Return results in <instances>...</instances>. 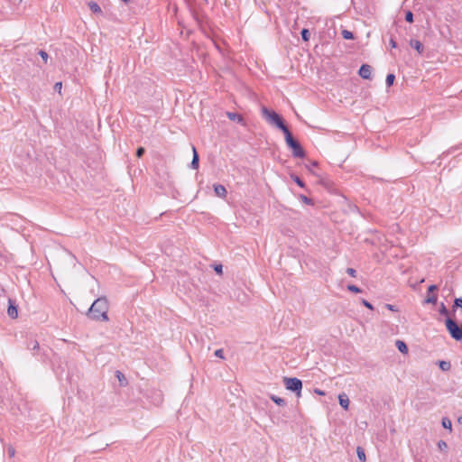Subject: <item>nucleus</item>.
Segmentation results:
<instances>
[{
    "mask_svg": "<svg viewBox=\"0 0 462 462\" xmlns=\"http://www.w3.org/2000/svg\"><path fill=\"white\" fill-rule=\"evenodd\" d=\"M29 347L32 349V350H37L39 348V343L37 341H32L30 345H29Z\"/></svg>",
    "mask_w": 462,
    "mask_h": 462,
    "instance_id": "nucleus-29",
    "label": "nucleus"
},
{
    "mask_svg": "<svg viewBox=\"0 0 462 462\" xmlns=\"http://www.w3.org/2000/svg\"><path fill=\"white\" fill-rule=\"evenodd\" d=\"M144 152H145L144 148L139 147L136 151V156L139 158L142 157L143 155Z\"/></svg>",
    "mask_w": 462,
    "mask_h": 462,
    "instance_id": "nucleus-33",
    "label": "nucleus"
},
{
    "mask_svg": "<svg viewBox=\"0 0 462 462\" xmlns=\"http://www.w3.org/2000/svg\"><path fill=\"white\" fill-rule=\"evenodd\" d=\"M39 54L42 57V59L43 60V61L46 63L47 60H48V57H49L48 53L46 51H40Z\"/></svg>",
    "mask_w": 462,
    "mask_h": 462,
    "instance_id": "nucleus-27",
    "label": "nucleus"
},
{
    "mask_svg": "<svg viewBox=\"0 0 462 462\" xmlns=\"http://www.w3.org/2000/svg\"><path fill=\"white\" fill-rule=\"evenodd\" d=\"M61 88H62V83H61V82H57V83H55V85H54V89H55L56 91H58L59 93H60V92H61Z\"/></svg>",
    "mask_w": 462,
    "mask_h": 462,
    "instance_id": "nucleus-35",
    "label": "nucleus"
},
{
    "mask_svg": "<svg viewBox=\"0 0 462 462\" xmlns=\"http://www.w3.org/2000/svg\"><path fill=\"white\" fill-rule=\"evenodd\" d=\"M261 111H262V116L270 125L276 126L277 128L281 129L282 132H284L288 129V127L284 124L282 116L280 115H278L275 111L269 110L265 106H263Z\"/></svg>",
    "mask_w": 462,
    "mask_h": 462,
    "instance_id": "nucleus-2",
    "label": "nucleus"
},
{
    "mask_svg": "<svg viewBox=\"0 0 462 462\" xmlns=\"http://www.w3.org/2000/svg\"><path fill=\"white\" fill-rule=\"evenodd\" d=\"M346 273L352 276V277H356V271L353 268H347L346 269Z\"/></svg>",
    "mask_w": 462,
    "mask_h": 462,
    "instance_id": "nucleus-34",
    "label": "nucleus"
},
{
    "mask_svg": "<svg viewBox=\"0 0 462 462\" xmlns=\"http://www.w3.org/2000/svg\"><path fill=\"white\" fill-rule=\"evenodd\" d=\"M356 453H357V457L360 459V461L365 462V450L362 448L358 447L356 448Z\"/></svg>",
    "mask_w": 462,
    "mask_h": 462,
    "instance_id": "nucleus-18",
    "label": "nucleus"
},
{
    "mask_svg": "<svg viewBox=\"0 0 462 462\" xmlns=\"http://www.w3.org/2000/svg\"><path fill=\"white\" fill-rule=\"evenodd\" d=\"M226 116L232 121H236V122L242 123V124L244 122L243 116L241 115H239V114L233 113V112H227Z\"/></svg>",
    "mask_w": 462,
    "mask_h": 462,
    "instance_id": "nucleus-11",
    "label": "nucleus"
},
{
    "mask_svg": "<svg viewBox=\"0 0 462 462\" xmlns=\"http://www.w3.org/2000/svg\"><path fill=\"white\" fill-rule=\"evenodd\" d=\"M410 45L411 48L415 49L420 54H421L424 51L422 43L417 40H411Z\"/></svg>",
    "mask_w": 462,
    "mask_h": 462,
    "instance_id": "nucleus-10",
    "label": "nucleus"
},
{
    "mask_svg": "<svg viewBox=\"0 0 462 462\" xmlns=\"http://www.w3.org/2000/svg\"><path fill=\"white\" fill-rule=\"evenodd\" d=\"M385 307L389 310H392V311H398V310L396 309V307L394 305H392V304H386Z\"/></svg>",
    "mask_w": 462,
    "mask_h": 462,
    "instance_id": "nucleus-40",
    "label": "nucleus"
},
{
    "mask_svg": "<svg viewBox=\"0 0 462 462\" xmlns=\"http://www.w3.org/2000/svg\"><path fill=\"white\" fill-rule=\"evenodd\" d=\"M455 306L462 308V298H458L455 300Z\"/></svg>",
    "mask_w": 462,
    "mask_h": 462,
    "instance_id": "nucleus-38",
    "label": "nucleus"
},
{
    "mask_svg": "<svg viewBox=\"0 0 462 462\" xmlns=\"http://www.w3.org/2000/svg\"><path fill=\"white\" fill-rule=\"evenodd\" d=\"M390 45H391L393 48H396V46H397L396 42H395L393 39H391V40H390Z\"/></svg>",
    "mask_w": 462,
    "mask_h": 462,
    "instance_id": "nucleus-41",
    "label": "nucleus"
},
{
    "mask_svg": "<svg viewBox=\"0 0 462 462\" xmlns=\"http://www.w3.org/2000/svg\"><path fill=\"white\" fill-rule=\"evenodd\" d=\"M8 455L10 457H14L15 456V449L14 447L10 446L8 448Z\"/></svg>",
    "mask_w": 462,
    "mask_h": 462,
    "instance_id": "nucleus-32",
    "label": "nucleus"
},
{
    "mask_svg": "<svg viewBox=\"0 0 462 462\" xmlns=\"http://www.w3.org/2000/svg\"><path fill=\"white\" fill-rule=\"evenodd\" d=\"M214 270H215V272H216L217 273H218V274H222L223 267H222V265H221V264H217V265H216V266L214 267Z\"/></svg>",
    "mask_w": 462,
    "mask_h": 462,
    "instance_id": "nucleus-37",
    "label": "nucleus"
},
{
    "mask_svg": "<svg viewBox=\"0 0 462 462\" xmlns=\"http://www.w3.org/2000/svg\"><path fill=\"white\" fill-rule=\"evenodd\" d=\"M441 423H442L443 428H445V429H448V430H451L452 423H451V420H450L448 418L444 417V418L442 419Z\"/></svg>",
    "mask_w": 462,
    "mask_h": 462,
    "instance_id": "nucleus-16",
    "label": "nucleus"
},
{
    "mask_svg": "<svg viewBox=\"0 0 462 462\" xmlns=\"http://www.w3.org/2000/svg\"><path fill=\"white\" fill-rule=\"evenodd\" d=\"M394 79H395V76L393 74H388L387 77H386V85L388 87L392 86L394 82Z\"/></svg>",
    "mask_w": 462,
    "mask_h": 462,
    "instance_id": "nucleus-20",
    "label": "nucleus"
},
{
    "mask_svg": "<svg viewBox=\"0 0 462 462\" xmlns=\"http://www.w3.org/2000/svg\"><path fill=\"white\" fill-rule=\"evenodd\" d=\"M8 303H9L8 310H7L8 316L12 319H16L18 317V310H17V306L15 305L14 300L9 299Z\"/></svg>",
    "mask_w": 462,
    "mask_h": 462,
    "instance_id": "nucleus-6",
    "label": "nucleus"
},
{
    "mask_svg": "<svg viewBox=\"0 0 462 462\" xmlns=\"http://www.w3.org/2000/svg\"><path fill=\"white\" fill-rule=\"evenodd\" d=\"M116 377L121 383L125 380V375L119 371H116Z\"/></svg>",
    "mask_w": 462,
    "mask_h": 462,
    "instance_id": "nucleus-31",
    "label": "nucleus"
},
{
    "mask_svg": "<svg viewBox=\"0 0 462 462\" xmlns=\"http://www.w3.org/2000/svg\"><path fill=\"white\" fill-rule=\"evenodd\" d=\"M88 5L89 9L93 13L100 14L102 12L100 6L96 2L91 1Z\"/></svg>",
    "mask_w": 462,
    "mask_h": 462,
    "instance_id": "nucleus-13",
    "label": "nucleus"
},
{
    "mask_svg": "<svg viewBox=\"0 0 462 462\" xmlns=\"http://www.w3.org/2000/svg\"><path fill=\"white\" fill-rule=\"evenodd\" d=\"M438 447L440 450H444L448 448V445L444 440H439L438 443Z\"/></svg>",
    "mask_w": 462,
    "mask_h": 462,
    "instance_id": "nucleus-28",
    "label": "nucleus"
},
{
    "mask_svg": "<svg viewBox=\"0 0 462 462\" xmlns=\"http://www.w3.org/2000/svg\"><path fill=\"white\" fill-rule=\"evenodd\" d=\"M214 191L215 194L219 198H226L227 194L226 189L221 184H215Z\"/></svg>",
    "mask_w": 462,
    "mask_h": 462,
    "instance_id": "nucleus-8",
    "label": "nucleus"
},
{
    "mask_svg": "<svg viewBox=\"0 0 462 462\" xmlns=\"http://www.w3.org/2000/svg\"><path fill=\"white\" fill-rule=\"evenodd\" d=\"M347 290H348V291H352V292H355V293H359V292H361V289H360V288H358V287H357V286H356V285H353V284L348 285V286H347Z\"/></svg>",
    "mask_w": 462,
    "mask_h": 462,
    "instance_id": "nucleus-22",
    "label": "nucleus"
},
{
    "mask_svg": "<svg viewBox=\"0 0 462 462\" xmlns=\"http://www.w3.org/2000/svg\"><path fill=\"white\" fill-rule=\"evenodd\" d=\"M283 383L287 390L296 393L297 396L300 395L302 389V382L296 377H284Z\"/></svg>",
    "mask_w": 462,
    "mask_h": 462,
    "instance_id": "nucleus-4",
    "label": "nucleus"
},
{
    "mask_svg": "<svg viewBox=\"0 0 462 462\" xmlns=\"http://www.w3.org/2000/svg\"><path fill=\"white\" fill-rule=\"evenodd\" d=\"M192 151H193V158H192V161H191V163H190V167L192 169H198V167H199V155H198V152H197L196 148L194 146H192Z\"/></svg>",
    "mask_w": 462,
    "mask_h": 462,
    "instance_id": "nucleus-12",
    "label": "nucleus"
},
{
    "mask_svg": "<svg viewBox=\"0 0 462 462\" xmlns=\"http://www.w3.org/2000/svg\"><path fill=\"white\" fill-rule=\"evenodd\" d=\"M285 136L286 143L292 149V154L294 157L302 158L304 156V151L302 150L299 142H297L291 135L289 129L283 132Z\"/></svg>",
    "mask_w": 462,
    "mask_h": 462,
    "instance_id": "nucleus-3",
    "label": "nucleus"
},
{
    "mask_svg": "<svg viewBox=\"0 0 462 462\" xmlns=\"http://www.w3.org/2000/svg\"><path fill=\"white\" fill-rule=\"evenodd\" d=\"M446 327H447V329L449 332L450 336L454 339H456V340L462 339V327L459 328L455 320H453L450 318H448L446 319Z\"/></svg>",
    "mask_w": 462,
    "mask_h": 462,
    "instance_id": "nucleus-5",
    "label": "nucleus"
},
{
    "mask_svg": "<svg viewBox=\"0 0 462 462\" xmlns=\"http://www.w3.org/2000/svg\"><path fill=\"white\" fill-rule=\"evenodd\" d=\"M342 36L344 39L346 40H351L354 38V34L352 32L348 31V30H343L342 31Z\"/></svg>",
    "mask_w": 462,
    "mask_h": 462,
    "instance_id": "nucleus-19",
    "label": "nucleus"
},
{
    "mask_svg": "<svg viewBox=\"0 0 462 462\" xmlns=\"http://www.w3.org/2000/svg\"><path fill=\"white\" fill-rule=\"evenodd\" d=\"M439 313H440L441 315H448V309L446 308V306L444 305V303H441V305H440V308H439Z\"/></svg>",
    "mask_w": 462,
    "mask_h": 462,
    "instance_id": "nucleus-26",
    "label": "nucleus"
},
{
    "mask_svg": "<svg viewBox=\"0 0 462 462\" xmlns=\"http://www.w3.org/2000/svg\"><path fill=\"white\" fill-rule=\"evenodd\" d=\"M122 1H123V2H125V3H127V2H128V0H122Z\"/></svg>",
    "mask_w": 462,
    "mask_h": 462,
    "instance_id": "nucleus-45",
    "label": "nucleus"
},
{
    "mask_svg": "<svg viewBox=\"0 0 462 462\" xmlns=\"http://www.w3.org/2000/svg\"><path fill=\"white\" fill-rule=\"evenodd\" d=\"M271 400L276 403L277 405L279 406H285L286 404V402L284 399L279 397V396H276V395H271Z\"/></svg>",
    "mask_w": 462,
    "mask_h": 462,
    "instance_id": "nucleus-14",
    "label": "nucleus"
},
{
    "mask_svg": "<svg viewBox=\"0 0 462 462\" xmlns=\"http://www.w3.org/2000/svg\"><path fill=\"white\" fill-rule=\"evenodd\" d=\"M300 199L305 204H308V205L312 204V200L310 199H309L308 197H306L305 195H300Z\"/></svg>",
    "mask_w": 462,
    "mask_h": 462,
    "instance_id": "nucleus-24",
    "label": "nucleus"
},
{
    "mask_svg": "<svg viewBox=\"0 0 462 462\" xmlns=\"http://www.w3.org/2000/svg\"><path fill=\"white\" fill-rule=\"evenodd\" d=\"M315 393H318L319 395H325V393L323 391H321V390H319V389H316Z\"/></svg>",
    "mask_w": 462,
    "mask_h": 462,
    "instance_id": "nucleus-43",
    "label": "nucleus"
},
{
    "mask_svg": "<svg viewBox=\"0 0 462 462\" xmlns=\"http://www.w3.org/2000/svg\"><path fill=\"white\" fill-rule=\"evenodd\" d=\"M108 302L105 297L97 299L88 310V317L93 320L108 321Z\"/></svg>",
    "mask_w": 462,
    "mask_h": 462,
    "instance_id": "nucleus-1",
    "label": "nucleus"
},
{
    "mask_svg": "<svg viewBox=\"0 0 462 462\" xmlns=\"http://www.w3.org/2000/svg\"><path fill=\"white\" fill-rule=\"evenodd\" d=\"M215 356L219 358H224V351L223 349H217L215 351Z\"/></svg>",
    "mask_w": 462,
    "mask_h": 462,
    "instance_id": "nucleus-30",
    "label": "nucleus"
},
{
    "mask_svg": "<svg viewBox=\"0 0 462 462\" xmlns=\"http://www.w3.org/2000/svg\"><path fill=\"white\" fill-rule=\"evenodd\" d=\"M439 368L442 370V371H448L451 367V365L449 362H447V361H440L439 363Z\"/></svg>",
    "mask_w": 462,
    "mask_h": 462,
    "instance_id": "nucleus-17",
    "label": "nucleus"
},
{
    "mask_svg": "<svg viewBox=\"0 0 462 462\" xmlns=\"http://www.w3.org/2000/svg\"><path fill=\"white\" fill-rule=\"evenodd\" d=\"M338 402L342 408L345 410L348 409L349 406V399L346 393L339 394L338 396Z\"/></svg>",
    "mask_w": 462,
    "mask_h": 462,
    "instance_id": "nucleus-9",
    "label": "nucleus"
},
{
    "mask_svg": "<svg viewBox=\"0 0 462 462\" xmlns=\"http://www.w3.org/2000/svg\"><path fill=\"white\" fill-rule=\"evenodd\" d=\"M359 75L363 79H369L372 75V67L368 64H364L359 69Z\"/></svg>",
    "mask_w": 462,
    "mask_h": 462,
    "instance_id": "nucleus-7",
    "label": "nucleus"
},
{
    "mask_svg": "<svg viewBox=\"0 0 462 462\" xmlns=\"http://www.w3.org/2000/svg\"><path fill=\"white\" fill-rule=\"evenodd\" d=\"M425 303H431V304H435L437 302V296L436 295H431V296H429L425 301Z\"/></svg>",
    "mask_w": 462,
    "mask_h": 462,
    "instance_id": "nucleus-23",
    "label": "nucleus"
},
{
    "mask_svg": "<svg viewBox=\"0 0 462 462\" xmlns=\"http://www.w3.org/2000/svg\"><path fill=\"white\" fill-rule=\"evenodd\" d=\"M437 289H438V288H437V286H436V285H430V286L429 287V291H430V292H431V291H436Z\"/></svg>",
    "mask_w": 462,
    "mask_h": 462,
    "instance_id": "nucleus-42",
    "label": "nucleus"
},
{
    "mask_svg": "<svg viewBox=\"0 0 462 462\" xmlns=\"http://www.w3.org/2000/svg\"><path fill=\"white\" fill-rule=\"evenodd\" d=\"M362 302H363V304H364L366 308H368V309H370V310H373V309H374V308H373V305H372L370 302H368L367 300H362Z\"/></svg>",
    "mask_w": 462,
    "mask_h": 462,
    "instance_id": "nucleus-39",
    "label": "nucleus"
},
{
    "mask_svg": "<svg viewBox=\"0 0 462 462\" xmlns=\"http://www.w3.org/2000/svg\"><path fill=\"white\" fill-rule=\"evenodd\" d=\"M310 36V33L309 30H307V29H303V30L301 31V37H302V39H303L305 42H308V41H309Z\"/></svg>",
    "mask_w": 462,
    "mask_h": 462,
    "instance_id": "nucleus-21",
    "label": "nucleus"
},
{
    "mask_svg": "<svg viewBox=\"0 0 462 462\" xmlns=\"http://www.w3.org/2000/svg\"><path fill=\"white\" fill-rule=\"evenodd\" d=\"M396 346L398 348V350L402 353H407L408 352V347L406 346V344L403 342V341H401V340H397L396 341Z\"/></svg>",
    "mask_w": 462,
    "mask_h": 462,
    "instance_id": "nucleus-15",
    "label": "nucleus"
},
{
    "mask_svg": "<svg viewBox=\"0 0 462 462\" xmlns=\"http://www.w3.org/2000/svg\"><path fill=\"white\" fill-rule=\"evenodd\" d=\"M405 20L408 22V23H412L413 22V14L411 12V11H408L405 14Z\"/></svg>",
    "mask_w": 462,
    "mask_h": 462,
    "instance_id": "nucleus-25",
    "label": "nucleus"
},
{
    "mask_svg": "<svg viewBox=\"0 0 462 462\" xmlns=\"http://www.w3.org/2000/svg\"><path fill=\"white\" fill-rule=\"evenodd\" d=\"M457 422L462 425V416L457 418Z\"/></svg>",
    "mask_w": 462,
    "mask_h": 462,
    "instance_id": "nucleus-44",
    "label": "nucleus"
},
{
    "mask_svg": "<svg viewBox=\"0 0 462 462\" xmlns=\"http://www.w3.org/2000/svg\"><path fill=\"white\" fill-rule=\"evenodd\" d=\"M293 180L299 186L304 187L303 181L298 176L293 177Z\"/></svg>",
    "mask_w": 462,
    "mask_h": 462,
    "instance_id": "nucleus-36",
    "label": "nucleus"
}]
</instances>
